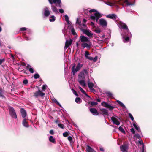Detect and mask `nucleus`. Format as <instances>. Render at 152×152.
Here are the masks:
<instances>
[{
  "instance_id": "f257e3e1",
  "label": "nucleus",
  "mask_w": 152,
  "mask_h": 152,
  "mask_svg": "<svg viewBox=\"0 0 152 152\" xmlns=\"http://www.w3.org/2000/svg\"><path fill=\"white\" fill-rule=\"evenodd\" d=\"M118 25L122 31H123L121 34L123 38V42H128L131 37L132 35L127 26L125 23L122 22L118 23Z\"/></svg>"
},
{
  "instance_id": "f03ea898",
  "label": "nucleus",
  "mask_w": 152,
  "mask_h": 152,
  "mask_svg": "<svg viewBox=\"0 0 152 152\" xmlns=\"http://www.w3.org/2000/svg\"><path fill=\"white\" fill-rule=\"evenodd\" d=\"M105 3L107 5L110 6H116V4L118 3L123 5H125L126 6L133 5L134 4V0H123L121 2H120L119 1H116L115 0H109L105 2Z\"/></svg>"
},
{
  "instance_id": "7ed1b4c3",
  "label": "nucleus",
  "mask_w": 152,
  "mask_h": 152,
  "mask_svg": "<svg viewBox=\"0 0 152 152\" xmlns=\"http://www.w3.org/2000/svg\"><path fill=\"white\" fill-rule=\"evenodd\" d=\"M90 14V18L94 21L98 22L99 18L102 17L101 14L98 11L94 9H91L89 10Z\"/></svg>"
},
{
  "instance_id": "20e7f679",
  "label": "nucleus",
  "mask_w": 152,
  "mask_h": 152,
  "mask_svg": "<svg viewBox=\"0 0 152 152\" xmlns=\"http://www.w3.org/2000/svg\"><path fill=\"white\" fill-rule=\"evenodd\" d=\"M80 41L82 42L81 46L83 48H89L91 45V43L88 38L84 36L80 37Z\"/></svg>"
},
{
  "instance_id": "39448f33",
  "label": "nucleus",
  "mask_w": 152,
  "mask_h": 152,
  "mask_svg": "<svg viewBox=\"0 0 152 152\" xmlns=\"http://www.w3.org/2000/svg\"><path fill=\"white\" fill-rule=\"evenodd\" d=\"M49 3L51 5V9L52 11L56 13H58V10L57 8L54 6L53 5V2L55 4H56V5L58 7H61V0H48Z\"/></svg>"
},
{
  "instance_id": "423d86ee",
  "label": "nucleus",
  "mask_w": 152,
  "mask_h": 152,
  "mask_svg": "<svg viewBox=\"0 0 152 152\" xmlns=\"http://www.w3.org/2000/svg\"><path fill=\"white\" fill-rule=\"evenodd\" d=\"M88 74V72L86 68L83 69L79 73L78 76V80H84L85 76Z\"/></svg>"
},
{
  "instance_id": "0eeeda50",
  "label": "nucleus",
  "mask_w": 152,
  "mask_h": 152,
  "mask_svg": "<svg viewBox=\"0 0 152 152\" xmlns=\"http://www.w3.org/2000/svg\"><path fill=\"white\" fill-rule=\"evenodd\" d=\"M83 66V64L78 63L76 66L75 64H74L72 67V72L73 75H75V73L82 67Z\"/></svg>"
},
{
  "instance_id": "6e6552de",
  "label": "nucleus",
  "mask_w": 152,
  "mask_h": 152,
  "mask_svg": "<svg viewBox=\"0 0 152 152\" xmlns=\"http://www.w3.org/2000/svg\"><path fill=\"white\" fill-rule=\"evenodd\" d=\"M9 110L11 116L13 118L16 119L17 118V115L14 109L11 107H9Z\"/></svg>"
},
{
  "instance_id": "1a4fd4ad",
  "label": "nucleus",
  "mask_w": 152,
  "mask_h": 152,
  "mask_svg": "<svg viewBox=\"0 0 152 152\" xmlns=\"http://www.w3.org/2000/svg\"><path fill=\"white\" fill-rule=\"evenodd\" d=\"M81 30L84 33L86 34L90 37H91L93 35L92 33L89 29L81 28Z\"/></svg>"
},
{
  "instance_id": "9d476101",
  "label": "nucleus",
  "mask_w": 152,
  "mask_h": 152,
  "mask_svg": "<svg viewBox=\"0 0 152 152\" xmlns=\"http://www.w3.org/2000/svg\"><path fill=\"white\" fill-rule=\"evenodd\" d=\"M50 14V11L48 8L45 6L44 8V15L46 17L48 16Z\"/></svg>"
},
{
  "instance_id": "9b49d317",
  "label": "nucleus",
  "mask_w": 152,
  "mask_h": 152,
  "mask_svg": "<svg viewBox=\"0 0 152 152\" xmlns=\"http://www.w3.org/2000/svg\"><path fill=\"white\" fill-rule=\"evenodd\" d=\"M99 24L102 27H106L107 24L106 21L103 18L100 19L99 21Z\"/></svg>"
},
{
  "instance_id": "f8f14e48",
  "label": "nucleus",
  "mask_w": 152,
  "mask_h": 152,
  "mask_svg": "<svg viewBox=\"0 0 152 152\" xmlns=\"http://www.w3.org/2000/svg\"><path fill=\"white\" fill-rule=\"evenodd\" d=\"M101 105L104 107L108 108L110 110H112L114 108V107L104 102H103L101 103Z\"/></svg>"
},
{
  "instance_id": "ddd939ff",
  "label": "nucleus",
  "mask_w": 152,
  "mask_h": 152,
  "mask_svg": "<svg viewBox=\"0 0 152 152\" xmlns=\"http://www.w3.org/2000/svg\"><path fill=\"white\" fill-rule=\"evenodd\" d=\"M111 119L114 124L118 126L120 124V122L117 117L114 116L112 117Z\"/></svg>"
},
{
  "instance_id": "4468645a",
  "label": "nucleus",
  "mask_w": 152,
  "mask_h": 152,
  "mask_svg": "<svg viewBox=\"0 0 152 152\" xmlns=\"http://www.w3.org/2000/svg\"><path fill=\"white\" fill-rule=\"evenodd\" d=\"M72 39H70L69 40H66L65 43L64 48L65 49L69 47L72 44Z\"/></svg>"
},
{
  "instance_id": "2eb2a0df",
  "label": "nucleus",
  "mask_w": 152,
  "mask_h": 152,
  "mask_svg": "<svg viewBox=\"0 0 152 152\" xmlns=\"http://www.w3.org/2000/svg\"><path fill=\"white\" fill-rule=\"evenodd\" d=\"M128 147L126 145H121L120 146V149L122 152H127Z\"/></svg>"
},
{
  "instance_id": "dca6fc26",
  "label": "nucleus",
  "mask_w": 152,
  "mask_h": 152,
  "mask_svg": "<svg viewBox=\"0 0 152 152\" xmlns=\"http://www.w3.org/2000/svg\"><path fill=\"white\" fill-rule=\"evenodd\" d=\"M88 86L90 89L92 91H95V90L93 88L94 86V84L92 83L89 80H88Z\"/></svg>"
},
{
  "instance_id": "f3484780",
  "label": "nucleus",
  "mask_w": 152,
  "mask_h": 152,
  "mask_svg": "<svg viewBox=\"0 0 152 152\" xmlns=\"http://www.w3.org/2000/svg\"><path fill=\"white\" fill-rule=\"evenodd\" d=\"M106 17L108 18L112 19L113 20H116L117 18V16L116 15L113 14H109L107 15Z\"/></svg>"
},
{
  "instance_id": "a211bd4d",
  "label": "nucleus",
  "mask_w": 152,
  "mask_h": 152,
  "mask_svg": "<svg viewBox=\"0 0 152 152\" xmlns=\"http://www.w3.org/2000/svg\"><path fill=\"white\" fill-rule=\"evenodd\" d=\"M89 53L88 51H86L85 52V56L86 58L90 60H92L93 59V58L89 56Z\"/></svg>"
},
{
  "instance_id": "6ab92c4d",
  "label": "nucleus",
  "mask_w": 152,
  "mask_h": 152,
  "mask_svg": "<svg viewBox=\"0 0 152 152\" xmlns=\"http://www.w3.org/2000/svg\"><path fill=\"white\" fill-rule=\"evenodd\" d=\"M90 112L94 115H96L98 114V113L96 110L95 108H91L90 109Z\"/></svg>"
},
{
  "instance_id": "aec40b11",
  "label": "nucleus",
  "mask_w": 152,
  "mask_h": 152,
  "mask_svg": "<svg viewBox=\"0 0 152 152\" xmlns=\"http://www.w3.org/2000/svg\"><path fill=\"white\" fill-rule=\"evenodd\" d=\"M80 84L83 87H84L86 86V83L84 80H78Z\"/></svg>"
},
{
  "instance_id": "412c9836",
  "label": "nucleus",
  "mask_w": 152,
  "mask_h": 152,
  "mask_svg": "<svg viewBox=\"0 0 152 152\" xmlns=\"http://www.w3.org/2000/svg\"><path fill=\"white\" fill-rule=\"evenodd\" d=\"M26 69L28 70L31 73H33L34 72V69L30 65H28L26 67Z\"/></svg>"
},
{
  "instance_id": "4be33fe9",
  "label": "nucleus",
  "mask_w": 152,
  "mask_h": 152,
  "mask_svg": "<svg viewBox=\"0 0 152 152\" xmlns=\"http://www.w3.org/2000/svg\"><path fill=\"white\" fill-rule=\"evenodd\" d=\"M20 111L22 117L23 118H25L26 115V113L25 110L22 108L21 109Z\"/></svg>"
},
{
  "instance_id": "5701e85b",
  "label": "nucleus",
  "mask_w": 152,
  "mask_h": 152,
  "mask_svg": "<svg viewBox=\"0 0 152 152\" xmlns=\"http://www.w3.org/2000/svg\"><path fill=\"white\" fill-rule=\"evenodd\" d=\"M22 124L25 127H29L28 123L26 121V119H24L22 121Z\"/></svg>"
},
{
  "instance_id": "b1692460",
  "label": "nucleus",
  "mask_w": 152,
  "mask_h": 152,
  "mask_svg": "<svg viewBox=\"0 0 152 152\" xmlns=\"http://www.w3.org/2000/svg\"><path fill=\"white\" fill-rule=\"evenodd\" d=\"M86 150L87 152H96L90 146L88 145L87 146L86 148Z\"/></svg>"
},
{
  "instance_id": "393cba45",
  "label": "nucleus",
  "mask_w": 152,
  "mask_h": 152,
  "mask_svg": "<svg viewBox=\"0 0 152 152\" xmlns=\"http://www.w3.org/2000/svg\"><path fill=\"white\" fill-rule=\"evenodd\" d=\"M100 110L104 114L106 115H108V110H107L104 108H102L100 109Z\"/></svg>"
},
{
  "instance_id": "a878e982",
  "label": "nucleus",
  "mask_w": 152,
  "mask_h": 152,
  "mask_svg": "<svg viewBox=\"0 0 152 152\" xmlns=\"http://www.w3.org/2000/svg\"><path fill=\"white\" fill-rule=\"evenodd\" d=\"M133 126L137 130L138 132H141L140 129L139 127L137 126L135 122L133 123Z\"/></svg>"
},
{
  "instance_id": "bb28decb",
  "label": "nucleus",
  "mask_w": 152,
  "mask_h": 152,
  "mask_svg": "<svg viewBox=\"0 0 152 152\" xmlns=\"http://www.w3.org/2000/svg\"><path fill=\"white\" fill-rule=\"evenodd\" d=\"M79 89L81 91V92L83 93L84 95L86 96L87 97H89V96L87 94L86 92L83 89V88L80 86H79Z\"/></svg>"
},
{
  "instance_id": "cd10ccee",
  "label": "nucleus",
  "mask_w": 152,
  "mask_h": 152,
  "mask_svg": "<svg viewBox=\"0 0 152 152\" xmlns=\"http://www.w3.org/2000/svg\"><path fill=\"white\" fill-rule=\"evenodd\" d=\"M56 18L54 15H52L50 16L49 19V21L51 22H53L55 21Z\"/></svg>"
},
{
  "instance_id": "c85d7f7f",
  "label": "nucleus",
  "mask_w": 152,
  "mask_h": 152,
  "mask_svg": "<svg viewBox=\"0 0 152 152\" xmlns=\"http://www.w3.org/2000/svg\"><path fill=\"white\" fill-rule=\"evenodd\" d=\"M117 102L120 105V106L124 108H125L126 107L125 105L121 101L119 100H117Z\"/></svg>"
},
{
  "instance_id": "c756f323",
  "label": "nucleus",
  "mask_w": 152,
  "mask_h": 152,
  "mask_svg": "<svg viewBox=\"0 0 152 152\" xmlns=\"http://www.w3.org/2000/svg\"><path fill=\"white\" fill-rule=\"evenodd\" d=\"M49 141L53 143H54L55 142V139L53 138V136H50L49 138Z\"/></svg>"
},
{
  "instance_id": "7c9ffc66",
  "label": "nucleus",
  "mask_w": 152,
  "mask_h": 152,
  "mask_svg": "<svg viewBox=\"0 0 152 152\" xmlns=\"http://www.w3.org/2000/svg\"><path fill=\"white\" fill-rule=\"evenodd\" d=\"M64 18L65 20L68 24H70V22L69 20V18L68 16L67 15H64Z\"/></svg>"
},
{
  "instance_id": "2f4dec72",
  "label": "nucleus",
  "mask_w": 152,
  "mask_h": 152,
  "mask_svg": "<svg viewBox=\"0 0 152 152\" xmlns=\"http://www.w3.org/2000/svg\"><path fill=\"white\" fill-rule=\"evenodd\" d=\"M75 102L78 103H80L81 102V99L80 98H76L75 99Z\"/></svg>"
},
{
  "instance_id": "473e14b6",
  "label": "nucleus",
  "mask_w": 152,
  "mask_h": 152,
  "mask_svg": "<svg viewBox=\"0 0 152 152\" xmlns=\"http://www.w3.org/2000/svg\"><path fill=\"white\" fill-rule=\"evenodd\" d=\"M39 92L40 90H39L35 92L34 95V96L35 97H37L38 96H39Z\"/></svg>"
},
{
  "instance_id": "72a5a7b5",
  "label": "nucleus",
  "mask_w": 152,
  "mask_h": 152,
  "mask_svg": "<svg viewBox=\"0 0 152 152\" xmlns=\"http://www.w3.org/2000/svg\"><path fill=\"white\" fill-rule=\"evenodd\" d=\"M118 129L122 133H124V134H125V132L124 129L121 126H120L118 128Z\"/></svg>"
},
{
  "instance_id": "f704fd0d",
  "label": "nucleus",
  "mask_w": 152,
  "mask_h": 152,
  "mask_svg": "<svg viewBox=\"0 0 152 152\" xmlns=\"http://www.w3.org/2000/svg\"><path fill=\"white\" fill-rule=\"evenodd\" d=\"M94 31L97 33H99L101 32L100 29L98 28H96Z\"/></svg>"
},
{
  "instance_id": "c9c22d12",
  "label": "nucleus",
  "mask_w": 152,
  "mask_h": 152,
  "mask_svg": "<svg viewBox=\"0 0 152 152\" xmlns=\"http://www.w3.org/2000/svg\"><path fill=\"white\" fill-rule=\"evenodd\" d=\"M53 101L55 103H56L58 105L60 106V107H61V104L59 103L55 99H53Z\"/></svg>"
},
{
  "instance_id": "e433bc0d",
  "label": "nucleus",
  "mask_w": 152,
  "mask_h": 152,
  "mask_svg": "<svg viewBox=\"0 0 152 152\" xmlns=\"http://www.w3.org/2000/svg\"><path fill=\"white\" fill-rule=\"evenodd\" d=\"M71 31L73 35H77V34H76V33L75 32V30L74 29V28H72L71 29Z\"/></svg>"
},
{
  "instance_id": "4c0bfd02",
  "label": "nucleus",
  "mask_w": 152,
  "mask_h": 152,
  "mask_svg": "<svg viewBox=\"0 0 152 152\" xmlns=\"http://www.w3.org/2000/svg\"><path fill=\"white\" fill-rule=\"evenodd\" d=\"M107 96L111 98L112 97V94L110 92H107Z\"/></svg>"
},
{
  "instance_id": "58836bf2",
  "label": "nucleus",
  "mask_w": 152,
  "mask_h": 152,
  "mask_svg": "<svg viewBox=\"0 0 152 152\" xmlns=\"http://www.w3.org/2000/svg\"><path fill=\"white\" fill-rule=\"evenodd\" d=\"M68 139L70 142H72L73 138L72 137L70 136H68Z\"/></svg>"
},
{
  "instance_id": "ea45409f",
  "label": "nucleus",
  "mask_w": 152,
  "mask_h": 152,
  "mask_svg": "<svg viewBox=\"0 0 152 152\" xmlns=\"http://www.w3.org/2000/svg\"><path fill=\"white\" fill-rule=\"evenodd\" d=\"M129 115L132 121H134V118L132 115L130 113H129Z\"/></svg>"
},
{
  "instance_id": "a19ab883",
  "label": "nucleus",
  "mask_w": 152,
  "mask_h": 152,
  "mask_svg": "<svg viewBox=\"0 0 152 152\" xmlns=\"http://www.w3.org/2000/svg\"><path fill=\"white\" fill-rule=\"evenodd\" d=\"M63 136L65 137H67L69 135V133L67 132H65L63 134Z\"/></svg>"
},
{
  "instance_id": "79ce46f5",
  "label": "nucleus",
  "mask_w": 152,
  "mask_h": 152,
  "mask_svg": "<svg viewBox=\"0 0 152 152\" xmlns=\"http://www.w3.org/2000/svg\"><path fill=\"white\" fill-rule=\"evenodd\" d=\"M98 104L97 102H91V104L92 106H94L95 105H96Z\"/></svg>"
},
{
  "instance_id": "37998d69",
  "label": "nucleus",
  "mask_w": 152,
  "mask_h": 152,
  "mask_svg": "<svg viewBox=\"0 0 152 152\" xmlns=\"http://www.w3.org/2000/svg\"><path fill=\"white\" fill-rule=\"evenodd\" d=\"M0 97L4 98V96L3 95V93L1 90H0Z\"/></svg>"
},
{
  "instance_id": "c03bdc74",
  "label": "nucleus",
  "mask_w": 152,
  "mask_h": 152,
  "mask_svg": "<svg viewBox=\"0 0 152 152\" xmlns=\"http://www.w3.org/2000/svg\"><path fill=\"white\" fill-rule=\"evenodd\" d=\"M39 74H35L34 75V77L35 79L38 78H39Z\"/></svg>"
},
{
  "instance_id": "a18cd8bd",
  "label": "nucleus",
  "mask_w": 152,
  "mask_h": 152,
  "mask_svg": "<svg viewBox=\"0 0 152 152\" xmlns=\"http://www.w3.org/2000/svg\"><path fill=\"white\" fill-rule=\"evenodd\" d=\"M47 87L46 85H44L42 87V89L43 91H45L46 88Z\"/></svg>"
},
{
  "instance_id": "49530a36",
  "label": "nucleus",
  "mask_w": 152,
  "mask_h": 152,
  "mask_svg": "<svg viewBox=\"0 0 152 152\" xmlns=\"http://www.w3.org/2000/svg\"><path fill=\"white\" fill-rule=\"evenodd\" d=\"M72 91H73V93L77 96H78V95L77 94V93L76 91L74 90L73 89H72Z\"/></svg>"
},
{
  "instance_id": "de8ad7c7",
  "label": "nucleus",
  "mask_w": 152,
  "mask_h": 152,
  "mask_svg": "<svg viewBox=\"0 0 152 152\" xmlns=\"http://www.w3.org/2000/svg\"><path fill=\"white\" fill-rule=\"evenodd\" d=\"M40 94L39 96L41 97H42L45 95V93L43 92H42L40 90Z\"/></svg>"
},
{
  "instance_id": "09e8293b",
  "label": "nucleus",
  "mask_w": 152,
  "mask_h": 152,
  "mask_svg": "<svg viewBox=\"0 0 152 152\" xmlns=\"http://www.w3.org/2000/svg\"><path fill=\"white\" fill-rule=\"evenodd\" d=\"M98 59V57L97 56H96L94 58H93V59L92 60H93L94 62H96V61Z\"/></svg>"
},
{
  "instance_id": "8fccbe9b",
  "label": "nucleus",
  "mask_w": 152,
  "mask_h": 152,
  "mask_svg": "<svg viewBox=\"0 0 152 152\" xmlns=\"http://www.w3.org/2000/svg\"><path fill=\"white\" fill-rule=\"evenodd\" d=\"M58 126L61 128H64V125L63 124H58Z\"/></svg>"
},
{
  "instance_id": "3c124183",
  "label": "nucleus",
  "mask_w": 152,
  "mask_h": 152,
  "mask_svg": "<svg viewBox=\"0 0 152 152\" xmlns=\"http://www.w3.org/2000/svg\"><path fill=\"white\" fill-rule=\"evenodd\" d=\"M134 137H136L138 139H140V136L138 134H136L134 135Z\"/></svg>"
},
{
  "instance_id": "603ef678",
  "label": "nucleus",
  "mask_w": 152,
  "mask_h": 152,
  "mask_svg": "<svg viewBox=\"0 0 152 152\" xmlns=\"http://www.w3.org/2000/svg\"><path fill=\"white\" fill-rule=\"evenodd\" d=\"M80 42V41H79V42H77L76 43V47H77V48H79V42Z\"/></svg>"
},
{
  "instance_id": "864d4df0",
  "label": "nucleus",
  "mask_w": 152,
  "mask_h": 152,
  "mask_svg": "<svg viewBox=\"0 0 152 152\" xmlns=\"http://www.w3.org/2000/svg\"><path fill=\"white\" fill-rule=\"evenodd\" d=\"M23 84H26L28 83V81L27 80H25L23 81Z\"/></svg>"
},
{
  "instance_id": "5fc2aeb1",
  "label": "nucleus",
  "mask_w": 152,
  "mask_h": 152,
  "mask_svg": "<svg viewBox=\"0 0 152 152\" xmlns=\"http://www.w3.org/2000/svg\"><path fill=\"white\" fill-rule=\"evenodd\" d=\"M130 131H131V132H132L133 134H134L135 133V131L134 130V129L132 128H131V129H130Z\"/></svg>"
},
{
  "instance_id": "6e6d98bb",
  "label": "nucleus",
  "mask_w": 152,
  "mask_h": 152,
  "mask_svg": "<svg viewBox=\"0 0 152 152\" xmlns=\"http://www.w3.org/2000/svg\"><path fill=\"white\" fill-rule=\"evenodd\" d=\"M50 133L51 134H54V132L53 130H51L50 131Z\"/></svg>"
},
{
  "instance_id": "4d7b16f0",
  "label": "nucleus",
  "mask_w": 152,
  "mask_h": 152,
  "mask_svg": "<svg viewBox=\"0 0 152 152\" xmlns=\"http://www.w3.org/2000/svg\"><path fill=\"white\" fill-rule=\"evenodd\" d=\"M91 25L92 27H95L94 23L93 22H91Z\"/></svg>"
},
{
  "instance_id": "13d9d810",
  "label": "nucleus",
  "mask_w": 152,
  "mask_h": 152,
  "mask_svg": "<svg viewBox=\"0 0 152 152\" xmlns=\"http://www.w3.org/2000/svg\"><path fill=\"white\" fill-rule=\"evenodd\" d=\"M26 28L25 27H23L20 28V30L21 31H25L26 30Z\"/></svg>"
},
{
  "instance_id": "bf43d9fd",
  "label": "nucleus",
  "mask_w": 152,
  "mask_h": 152,
  "mask_svg": "<svg viewBox=\"0 0 152 152\" xmlns=\"http://www.w3.org/2000/svg\"><path fill=\"white\" fill-rule=\"evenodd\" d=\"M59 12L61 13H63L64 12V10L62 9H60L59 10Z\"/></svg>"
},
{
  "instance_id": "052dcab7",
  "label": "nucleus",
  "mask_w": 152,
  "mask_h": 152,
  "mask_svg": "<svg viewBox=\"0 0 152 152\" xmlns=\"http://www.w3.org/2000/svg\"><path fill=\"white\" fill-rule=\"evenodd\" d=\"M4 61V59H0V65H1Z\"/></svg>"
},
{
  "instance_id": "680f3d73",
  "label": "nucleus",
  "mask_w": 152,
  "mask_h": 152,
  "mask_svg": "<svg viewBox=\"0 0 152 152\" xmlns=\"http://www.w3.org/2000/svg\"><path fill=\"white\" fill-rule=\"evenodd\" d=\"M80 25V26H83V27H86V25L84 24H82L81 25Z\"/></svg>"
},
{
  "instance_id": "e2e57ef3",
  "label": "nucleus",
  "mask_w": 152,
  "mask_h": 152,
  "mask_svg": "<svg viewBox=\"0 0 152 152\" xmlns=\"http://www.w3.org/2000/svg\"><path fill=\"white\" fill-rule=\"evenodd\" d=\"M25 39L26 40H29L30 39H29L28 37L26 36H25Z\"/></svg>"
},
{
  "instance_id": "0e129e2a",
  "label": "nucleus",
  "mask_w": 152,
  "mask_h": 152,
  "mask_svg": "<svg viewBox=\"0 0 152 152\" xmlns=\"http://www.w3.org/2000/svg\"><path fill=\"white\" fill-rule=\"evenodd\" d=\"M138 142L140 144H142V143H143L142 142V140H139L138 141Z\"/></svg>"
},
{
  "instance_id": "69168bd1",
  "label": "nucleus",
  "mask_w": 152,
  "mask_h": 152,
  "mask_svg": "<svg viewBox=\"0 0 152 152\" xmlns=\"http://www.w3.org/2000/svg\"><path fill=\"white\" fill-rule=\"evenodd\" d=\"M142 150H145L144 149V145L143 143H142Z\"/></svg>"
},
{
  "instance_id": "338daca9",
  "label": "nucleus",
  "mask_w": 152,
  "mask_h": 152,
  "mask_svg": "<svg viewBox=\"0 0 152 152\" xmlns=\"http://www.w3.org/2000/svg\"><path fill=\"white\" fill-rule=\"evenodd\" d=\"M80 22H79V21L78 20V19H77V21H76V23H78V24H80Z\"/></svg>"
},
{
  "instance_id": "774afa93",
  "label": "nucleus",
  "mask_w": 152,
  "mask_h": 152,
  "mask_svg": "<svg viewBox=\"0 0 152 152\" xmlns=\"http://www.w3.org/2000/svg\"><path fill=\"white\" fill-rule=\"evenodd\" d=\"M83 22L84 23H86V19H83Z\"/></svg>"
}]
</instances>
